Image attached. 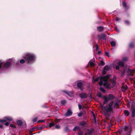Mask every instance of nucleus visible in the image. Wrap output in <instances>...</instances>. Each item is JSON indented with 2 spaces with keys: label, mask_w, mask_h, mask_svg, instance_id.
Returning <instances> with one entry per match:
<instances>
[{
  "label": "nucleus",
  "mask_w": 135,
  "mask_h": 135,
  "mask_svg": "<svg viewBox=\"0 0 135 135\" xmlns=\"http://www.w3.org/2000/svg\"><path fill=\"white\" fill-rule=\"evenodd\" d=\"M72 113V111L70 109H69L66 113L65 114L66 116H68L71 115Z\"/></svg>",
  "instance_id": "dca6fc26"
},
{
  "label": "nucleus",
  "mask_w": 135,
  "mask_h": 135,
  "mask_svg": "<svg viewBox=\"0 0 135 135\" xmlns=\"http://www.w3.org/2000/svg\"><path fill=\"white\" fill-rule=\"evenodd\" d=\"M86 124V122L84 121H83L80 123L79 125L82 126H84Z\"/></svg>",
  "instance_id": "393cba45"
},
{
  "label": "nucleus",
  "mask_w": 135,
  "mask_h": 135,
  "mask_svg": "<svg viewBox=\"0 0 135 135\" xmlns=\"http://www.w3.org/2000/svg\"><path fill=\"white\" fill-rule=\"evenodd\" d=\"M93 116H94V119L95 120H96V118H95V116H94V115Z\"/></svg>",
  "instance_id": "bf43d9fd"
},
{
  "label": "nucleus",
  "mask_w": 135,
  "mask_h": 135,
  "mask_svg": "<svg viewBox=\"0 0 135 135\" xmlns=\"http://www.w3.org/2000/svg\"><path fill=\"white\" fill-rule=\"evenodd\" d=\"M118 64L119 66L121 67H123L124 66V63L122 61H119L118 63Z\"/></svg>",
  "instance_id": "b1692460"
},
{
  "label": "nucleus",
  "mask_w": 135,
  "mask_h": 135,
  "mask_svg": "<svg viewBox=\"0 0 135 135\" xmlns=\"http://www.w3.org/2000/svg\"><path fill=\"white\" fill-rule=\"evenodd\" d=\"M79 96L81 99L86 98L88 96L87 94L85 93H82L79 94Z\"/></svg>",
  "instance_id": "0eeeda50"
},
{
  "label": "nucleus",
  "mask_w": 135,
  "mask_h": 135,
  "mask_svg": "<svg viewBox=\"0 0 135 135\" xmlns=\"http://www.w3.org/2000/svg\"><path fill=\"white\" fill-rule=\"evenodd\" d=\"M9 122H7L5 123V125L6 126H8L9 124Z\"/></svg>",
  "instance_id": "864d4df0"
},
{
  "label": "nucleus",
  "mask_w": 135,
  "mask_h": 135,
  "mask_svg": "<svg viewBox=\"0 0 135 135\" xmlns=\"http://www.w3.org/2000/svg\"><path fill=\"white\" fill-rule=\"evenodd\" d=\"M98 53L99 54H100L101 53V52L100 51H98Z\"/></svg>",
  "instance_id": "13d9d810"
},
{
  "label": "nucleus",
  "mask_w": 135,
  "mask_h": 135,
  "mask_svg": "<svg viewBox=\"0 0 135 135\" xmlns=\"http://www.w3.org/2000/svg\"><path fill=\"white\" fill-rule=\"evenodd\" d=\"M115 30L117 31H118V29L117 27V26H116L115 27Z\"/></svg>",
  "instance_id": "8fccbe9b"
},
{
  "label": "nucleus",
  "mask_w": 135,
  "mask_h": 135,
  "mask_svg": "<svg viewBox=\"0 0 135 135\" xmlns=\"http://www.w3.org/2000/svg\"><path fill=\"white\" fill-rule=\"evenodd\" d=\"M104 101L103 102V104H105L106 103H107L109 101V100L108 98L106 97H104Z\"/></svg>",
  "instance_id": "5701e85b"
},
{
  "label": "nucleus",
  "mask_w": 135,
  "mask_h": 135,
  "mask_svg": "<svg viewBox=\"0 0 135 135\" xmlns=\"http://www.w3.org/2000/svg\"><path fill=\"white\" fill-rule=\"evenodd\" d=\"M122 3L123 7L124 8L125 11H127L129 9V7L127 6V3L125 1L122 2Z\"/></svg>",
  "instance_id": "1a4fd4ad"
},
{
  "label": "nucleus",
  "mask_w": 135,
  "mask_h": 135,
  "mask_svg": "<svg viewBox=\"0 0 135 135\" xmlns=\"http://www.w3.org/2000/svg\"><path fill=\"white\" fill-rule=\"evenodd\" d=\"M22 124L23 127H26V124L25 122L24 123L23 122V123Z\"/></svg>",
  "instance_id": "c03bdc74"
},
{
  "label": "nucleus",
  "mask_w": 135,
  "mask_h": 135,
  "mask_svg": "<svg viewBox=\"0 0 135 135\" xmlns=\"http://www.w3.org/2000/svg\"><path fill=\"white\" fill-rule=\"evenodd\" d=\"M132 130L131 127L125 126L124 128V133L123 135H131V131Z\"/></svg>",
  "instance_id": "39448f33"
},
{
  "label": "nucleus",
  "mask_w": 135,
  "mask_h": 135,
  "mask_svg": "<svg viewBox=\"0 0 135 135\" xmlns=\"http://www.w3.org/2000/svg\"><path fill=\"white\" fill-rule=\"evenodd\" d=\"M79 135H82L81 134H80Z\"/></svg>",
  "instance_id": "052dcab7"
},
{
  "label": "nucleus",
  "mask_w": 135,
  "mask_h": 135,
  "mask_svg": "<svg viewBox=\"0 0 135 135\" xmlns=\"http://www.w3.org/2000/svg\"><path fill=\"white\" fill-rule=\"evenodd\" d=\"M115 20L116 21H120V19L118 17H116Z\"/></svg>",
  "instance_id": "09e8293b"
},
{
  "label": "nucleus",
  "mask_w": 135,
  "mask_h": 135,
  "mask_svg": "<svg viewBox=\"0 0 135 135\" xmlns=\"http://www.w3.org/2000/svg\"><path fill=\"white\" fill-rule=\"evenodd\" d=\"M37 118H34L33 120L32 121L33 122H36L37 120Z\"/></svg>",
  "instance_id": "a18cd8bd"
},
{
  "label": "nucleus",
  "mask_w": 135,
  "mask_h": 135,
  "mask_svg": "<svg viewBox=\"0 0 135 135\" xmlns=\"http://www.w3.org/2000/svg\"><path fill=\"white\" fill-rule=\"evenodd\" d=\"M119 66L116 65L115 66V69L116 70H118L119 69Z\"/></svg>",
  "instance_id": "3c124183"
},
{
  "label": "nucleus",
  "mask_w": 135,
  "mask_h": 135,
  "mask_svg": "<svg viewBox=\"0 0 135 135\" xmlns=\"http://www.w3.org/2000/svg\"><path fill=\"white\" fill-rule=\"evenodd\" d=\"M23 57L27 64L29 65H31L35 63L36 58V55L31 52L26 53Z\"/></svg>",
  "instance_id": "f03ea898"
},
{
  "label": "nucleus",
  "mask_w": 135,
  "mask_h": 135,
  "mask_svg": "<svg viewBox=\"0 0 135 135\" xmlns=\"http://www.w3.org/2000/svg\"><path fill=\"white\" fill-rule=\"evenodd\" d=\"M124 113L125 115L126 116H128L129 115V112L127 110H124Z\"/></svg>",
  "instance_id": "cd10ccee"
},
{
  "label": "nucleus",
  "mask_w": 135,
  "mask_h": 135,
  "mask_svg": "<svg viewBox=\"0 0 135 135\" xmlns=\"http://www.w3.org/2000/svg\"><path fill=\"white\" fill-rule=\"evenodd\" d=\"M100 63L101 65H105V63L104 62L102 61H101L100 62Z\"/></svg>",
  "instance_id": "79ce46f5"
},
{
  "label": "nucleus",
  "mask_w": 135,
  "mask_h": 135,
  "mask_svg": "<svg viewBox=\"0 0 135 135\" xmlns=\"http://www.w3.org/2000/svg\"><path fill=\"white\" fill-rule=\"evenodd\" d=\"M78 106L79 107V109L80 110L81 109V107H82V106L80 105V104H78Z\"/></svg>",
  "instance_id": "49530a36"
},
{
  "label": "nucleus",
  "mask_w": 135,
  "mask_h": 135,
  "mask_svg": "<svg viewBox=\"0 0 135 135\" xmlns=\"http://www.w3.org/2000/svg\"><path fill=\"white\" fill-rule=\"evenodd\" d=\"M26 61L25 60H24L23 59H22L20 61V62L21 64H23L25 63V61Z\"/></svg>",
  "instance_id": "e433bc0d"
},
{
  "label": "nucleus",
  "mask_w": 135,
  "mask_h": 135,
  "mask_svg": "<svg viewBox=\"0 0 135 135\" xmlns=\"http://www.w3.org/2000/svg\"><path fill=\"white\" fill-rule=\"evenodd\" d=\"M131 111L132 113V117H135V107L132 108L131 109Z\"/></svg>",
  "instance_id": "f3484780"
},
{
  "label": "nucleus",
  "mask_w": 135,
  "mask_h": 135,
  "mask_svg": "<svg viewBox=\"0 0 135 135\" xmlns=\"http://www.w3.org/2000/svg\"><path fill=\"white\" fill-rule=\"evenodd\" d=\"M109 76L108 75H107L106 76H104L101 78L100 79V81L99 83V85L102 86L103 85L104 86H106L107 89L110 88V84L108 82L107 79L109 78Z\"/></svg>",
  "instance_id": "20e7f679"
},
{
  "label": "nucleus",
  "mask_w": 135,
  "mask_h": 135,
  "mask_svg": "<svg viewBox=\"0 0 135 135\" xmlns=\"http://www.w3.org/2000/svg\"><path fill=\"white\" fill-rule=\"evenodd\" d=\"M100 89L101 91L103 92V93H105V90L102 87H101L100 88Z\"/></svg>",
  "instance_id": "c9c22d12"
},
{
  "label": "nucleus",
  "mask_w": 135,
  "mask_h": 135,
  "mask_svg": "<svg viewBox=\"0 0 135 135\" xmlns=\"http://www.w3.org/2000/svg\"><path fill=\"white\" fill-rule=\"evenodd\" d=\"M104 28V27L103 26H101L98 27L97 28L98 30L100 32L103 31Z\"/></svg>",
  "instance_id": "6ab92c4d"
},
{
  "label": "nucleus",
  "mask_w": 135,
  "mask_h": 135,
  "mask_svg": "<svg viewBox=\"0 0 135 135\" xmlns=\"http://www.w3.org/2000/svg\"><path fill=\"white\" fill-rule=\"evenodd\" d=\"M120 100H117L114 103L113 107L114 108L115 107L117 108L120 104Z\"/></svg>",
  "instance_id": "2eb2a0df"
},
{
  "label": "nucleus",
  "mask_w": 135,
  "mask_h": 135,
  "mask_svg": "<svg viewBox=\"0 0 135 135\" xmlns=\"http://www.w3.org/2000/svg\"><path fill=\"white\" fill-rule=\"evenodd\" d=\"M15 62L14 59H9L6 61L0 60V74L3 73L4 70L8 68L12 62Z\"/></svg>",
  "instance_id": "f257e3e1"
},
{
  "label": "nucleus",
  "mask_w": 135,
  "mask_h": 135,
  "mask_svg": "<svg viewBox=\"0 0 135 135\" xmlns=\"http://www.w3.org/2000/svg\"><path fill=\"white\" fill-rule=\"evenodd\" d=\"M82 114V113H78V116L79 117H81Z\"/></svg>",
  "instance_id": "de8ad7c7"
},
{
  "label": "nucleus",
  "mask_w": 135,
  "mask_h": 135,
  "mask_svg": "<svg viewBox=\"0 0 135 135\" xmlns=\"http://www.w3.org/2000/svg\"><path fill=\"white\" fill-rule=\"evenodd\" d=\"M123 74H124V73H123Z\"/></svg>",
  "instance_id": "680f3d73"
},
{
  "label": "nucleus",
  "mask_w": 135,
  "mask_h": 135,
  "mask_svg": "<svg viewBox=\"0 0 135 135\" xmlns=\"http://www.w3.org/2000/svg\"><path fill=\"white\" fill-rule=\"evenodd\" d=\"M105 53L106 56H108V57L109 56V51H105Z\"/></svg>",
  "instance_id": "473e14b6"
},
{
  "label": "nucleus",
  "mask_w": 135,
  "mask_h": 135,
  "mask_svg": "<svg viewBox=\"0 0 135 135\" xmlns=\"http://www.w3.org/2000/svg\"><path fill=\"white\" fill-rule=\"evenodd\" d=\"M60 128V127L59 125H57L55 127V128H53V129L56 128V129H59Z\"/></svg>",
  "instance_id": "a19ab883"
},
{
  "label": "nucleus",
  "mask_w": 135,
  "mask_h": 135,
  "mask_svg": "<svg viewBox=\"0 0 135 135\" xmlns=\"http://www.w3.org/2000/svg\"><path fill=\"white\" fill-rule=\"evenodd\" d=\"M108 98L109 100H112L115 98V97L112 94H110L108 95Z\"/></svg>",
  "instance_id": "4be33fe9"
},
{
  "label": "nucleus",
  "mask_w": 135,
  "mask_h": 135,
  "mask_svg": "<svg viewBox=\"0 0 135 135\" xmlns=\"http://www.w3.org/2000/svg\"><path fill=\"white\" fill-rule=\"evenodd\" d=\"M114 102L113 101H112L109 103L108 106H105L104 107L101 105H100L103 111L104 114L106 116L108 117L110 116V114L109 112L112 111L113 110V108L112 106L114 103Z\"/></svg>",
  "instance_id": "7ed1b4c3"
},
{
  "label": "nucleus",
  "mask_w": 135,
  "mask_h": 135,
  "mask_svg": "<svg viewBox=\"0 0 135 135\" xmlns=\"http://www.w3.org/2000/svg\"><path fill=\"white\" fill-rule=\"evenodd\" d=\"M98 49V45L97 44L96 45V50H97Z\"/></svg>",
  "instance_id": "4d7b16f0"
},
{
  "label": "nucleus",
  "mask_w": 135,
  "mask_h": 135,
  "mask_svg": "<svg viewBox=\"0 0 135 135\" xmlns=\"http://www.w3.org/2000/svg\"><path fill=\"white\" fill-rule=\"evenodd\" d=\"M6 119L9 121H12L13 120V119L12 117L9 116L5 117L4 119H0V128H2L3 127V125L1 124V123L6 122L7 121Z\"/></svg>",
  "instance_id": "423d86ee"
},
{
  "label": "nucleus",
  "mask_w": 135,
  "mask_h": 135,
  "mask_svg": "<svg viewBox=\"0 0 135 135\" xmlns=\"http://www.w3.org/2000/svg\"><path fill=\"white\" fill-rule=\"evenodd\" d=\"M122 60L124 62L126 61L127 60V58L126 57H123L122 59Z\"/></svg>",
  "instance_id": "58836bf2"
},
{
  "label": "nucleus",
  "mask_w": 135,
  "mask_h": 135,
  "mask_svg": "<svg viewBox=\"0 0 135 135\" xmlns=\"http://www.w3.org/2000/svg\"><path fill=\"white\" fill-rule=\"evenodd\" d=\"M55 125V124L52 122H51L49 123V126L50 127H51Z\"/></svg>",
  "instance_id": "c85d7f7f"
},
{
  "label": "nucleus",
  "mask_w": 135,
  "mask_h": 135,
  "mask_svg": "<svg viewBox=\"0 0 135 135\" xmlns=\"http://www.w3.org/2000/svg\"><path fill=\"white\" fill-rule=\"evenodd\" d=\"M66 101L65 100H63L61 101V103L62 104L64 105L66 103Z\"/></svg>",
  "instance_id": "4c0bfd02"
},
{
  "label": "nucleus",
  "mask_w": 135,
  "mask_h": 135,
  "mask_svg": "<svg viewBox=\"0 0 135 135\" xmlns=\"http://www.w3.org/2000/svg\"><path fill=\"white\" fill-rule=\"evenodd\" d=\"M110 44L112 47H115L116 45L115 40L113 39L112 38L110 40Z\"/></svg>",
  "instance_id": "4468645a"
},
{
  "label": "nucleus",
  "mask_w": 135,
  "mask_h": 135,
  "mask_svg": "<svg viewBox=\"0 0 135 135\" xmlns=\"http://www.w3.org/2000/svg\"><path fill=\"white\" fill-rule=\"evenodd\" d=\"M88 96L90 98H92V95L91 94H90L88 95Z\"/></svg>",
  "instance_id": "6e6d98bb"
},
{
  "label": "nucleus",
  "mask_w": 135,
  "mask_h": 135,
  "mask_svg": "<svg viewBox=\"0 0 135 135\" xmlns=\"http://www.w3.org/2000/svg\"><path fill=\"white\" fill-rule=\"evenodd\" d=\"M88 133H85V135H91L94 132V130L93 128L88 129Z\"/></svg>",
  "instance_id": "6e6552de"
},
{
  "label": "nucleus",
  "mask_w": 135,
  "mask_h": 135,
  "mask_svg": "<svg viewBox=\"0 0 135 135\" xmlns=\"http://www.w3.org/2000/svg\"><path fill=\"white\" fill-rule=\"evenodd\" d=\"M98 96L99 97H102V95L100 93H99L98 94Z\"/></svg>",
  "instance_id": "5fc2aeb1"
},
{
  "label": "nucleus",
  "mask_w": 135,
  "mask_h": 135,
  "mask_svg": "<svg viewBox=\"0 0 135 135\" xmlns=\"http://www.w3.org/2000/svg\"><path fill=\"white\" fill-rule=\"evenodd\" d=\"M134 45L132 42L130 43L129 45V46L130 48H132L134 47Z\"/></svg>",
  "instance_id": "c756f323"
},
{
  "label": "nucleus",
  "mask_w": 135,
  "mask_h": 135,
  "mask_svg": "<svg viewBox=\"0 0 135 135\" xmlns=\"http://www.w3.org/2000/svg\"><path fill=\"white\" fill-rule=\"evenodd\" d=\"M88 64L91 66H93L94 65V64L93 62V60H91L90 61Z\"/></svg>",
  "instance_id": "bb28decb"
},
{
  "label": "nucleus",
  "mask_w": 135,
  "mask_h": 135,
  "mask_svg": "<svg viewBox=\"0 0 135 135\" xmlns=\"http://www.w3.org/2000/svg\"><path fill=\"white\" fill-rule=\"evenodd\" d=\"M64 130L65 131L67 132H69L70 131V130L68 126H66Z\"/></svg>",
  "instance_id": "2f4dec72"
},
{
  "label": "nucleus",
  "mask_w": 135,
  "mask_h": 135,
  "mask_svg": "<svg viewBox=\"0 0 135 135\" xmlns=\"http://www.w3.org/2000/svg\"><path fill=\"white\" fill-rule=\"evenodd\" d=\"M77 87L78 88H80V89L81 90L82 89L81 88V87L83 85L82 83L81 82H79L77 83Z\"/></svg>",
  "instance_id": "412c9836"
},
{
  "label": "nucleus",
  "mask_w": 135,
  "mask_h": 135,
  "mask_svg": "<svg viewBox=\"0 0 135 135\" xmlns=\"http://www.w3.org/2000/svg\"><path fill=\"white\" fill-rule=\"evenodd\" d=\"M10 127L12 128H16V127L14 125L12 124H10Z\"/></svg>",
  "instance_id": "ea45409f"
},
{
  "label": "nucleus",
  "mask_w": 135,
  "mask_h": 135,
  "mask_svg": "<svg viewBox=\"0 0 135 135\" xmlns=\"http://www.w3.org/2000/svg\"><path fill=\"white\" fill-rule=\"evenodd\" d=\"M127 87L126 85L122 86L121 88L123 92L127 90Z\"/></svg>",
  "instance_id": "aec40b11"
},
{
  "label": "nucleus",
  "mask_w": 135,
  "mask_h": 135,
  "mask_svg": "<svg viewBox=\"0 0 135 135\" xmlns=\"http://www.w3.org/2000/svg\"><path fill=\"white\" fill-rule=\"evenodd\" d=\"M109 69V68L108 66H105L104 67L103 69V73L105 74L106 73V71H108Z\"/></svg>",
  "instance_id": "ddd939ff"
},
{
  "label": "nucleus",
  "mask_w": 135,
  "mask_h": 135,
  "mask_svg": "<svg viewBox=\"0 0 135 135\" xmlns=\"http://www.w3.org/2000/svg\"><path fill=\"white\" fill-rule=\"evenodd\" d=\"M118 62V61L117 60H115L114 61L113 63L114 65L115 64Z\"/></svg>",
  "instance_id": "603ef678"
},
{
  "label": "nucleus",
  "mask_w": 135,
  "mask_h": 135,
  "mask_svg": "<svg viewBox=\"0 0 135 135\" xmlns=\"http://www.w3.org/2000/svg\"><path fill=\"white\" fill-rule=\"evenodd\" d=\"M16 122L17 125L19 126H22L23 123V121L22 122L21 120H17Z\"/></svg>",
  "instance_id": "a211bd4d"
},
{
  "label": "nucleus",
  "mask_w": 135,
  "mask_h": 135,
  "mask_svg": "<svg viewBox=\"0 0 135 135\" xmlns=\"http://www.w3.org/2000/svg\"><path fill=\"white\" fill-rule=\"evenodd\" d=\"M135 72V70H132L129 69H128L127 73L129 75L132 76L133 73Z\"/></svg>",
  "instance_id": "f8f14e48"
},
{
  "label": "nucleus",
  "mask_w": 135,
  "mask_h": 135,
  "mask_svg": "<svg viewBox=\"0 0 135 135\" xmlns=\"http://www.w3.org/2000/svg\"><path fill=\"white\" fill-rule=\"evenodd\" d=\"M79 128V126H75V127L73 129V130L74 131H76L77 129Z\"/></svg>",
  "instance_id": "f704fd0d"
},
{
  "label": "nucleus",
  "mask_w": 135,
  "mask_h": 135,
  "mask_svg": "<svg viewBox=\"0 0 135 135\" xmlns=\"http://www.w3.org/2000/svg\"><path fill=\"white\" fill-rule=\"evenodd\" d=\"M62 91L70 97H72L73 95V93L71 92L65 90H63Z\"/></svg>",
  "instance_id": "9d476101"
},
{
  "label": "nucleus",
  "mask_w": 135,
  "mask_h": 135,
  "mask_svg": "<svg viewBox=\"0 0 135 135\" xmlns=\"http://www.w3.org/2000/svg\"><path fill=\"white\" fill-rule=\"evenodd\" d=\"M36 129V128L35 127H33L30 130V132L32 133L33 131Z\"/></svg>",
  "instance_id": "7c9ffc66"
},
{
  "label": "nucleus",
  "mask_w": 135,
  "mask_h": 135,
  "mask_svg": "<svg viewBox=\"0 0 135 135\" xmlns=\"http://www.w3.org/2000/svg\"><path fill=\"white\" fill-rule=\"evenodd\" d=\"M124 23L126 25H129L130 24V22L128 20H125L124 21Z\"/></svg>",
  "instance_id": "72a5a7b5"
},
{
  "label": "nucleus",
  "mask_w": 135,
  "mask_h": 135,
  "mask_svg": "<svg viewBox=\"0 0 135 135\" xmlns=\"http://www.w3.org/2000/svg\"><path fill=\"white\" fill-rule=\"evenodd\" d=\"M98 38L99 39L104 40L105 38V35L104 34L99 35H98Z\"/></svg>",
  "instance_id": "9b49d317"
},
{
  "label": "nucleus",
  "mask_w": 135,
  "mask_h": 135,
  "mask_svg": "<svg viewBox=\"0 0 135 135\" xmlns=\"http://www.w3.org/2000/svg\"><path fill=\"white\" fill-rule=\"evenodd\" d=\"M99 79L100 78H99L98 77L95 79H94V77H93L92 79V82L94 83L95 81H98Z\"/></svg>",
  "instance_id": "a878e982"
},
{
  "label": "nucleus",
  "mask_w": 135,
  "mask_h": 135,
  "mask_svg": "<svg viewBox=\"0 0 135 135\" xmlns=\"http://www.w3.org/2000/svg\"><path fill=\"white\" fill-rule=\"evenodd\" d=\"M44 120H39L38 121L37 123H41V122H44Z\"/></svg>",
  "instance_id": "37998d69"
}]
</instances>
